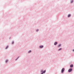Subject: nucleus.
Masks as SVG:
<instances>
[{
	"label": "nucleus",
	"instance_id": "obj_10",
	"mask_svg": "<svg viewBox=\"0 0 74 74\" xmlns=\"http://www.w3.org/2000/svg\"><path fill=\"white\" fill-rule=\"evenodd\" d=\"M70 67H73V65L72 64L70 65Z\"/></svg>",
	"mask_w": 74,
	"mask_h": 74
},
{
	"label": "nucleus",
	"instance_id": "obj_14",
	"mask_svg": "<svg viewBox=\"0 0 74 74\" xmlns=\"http://www.w3.org/2000/svg\"><path fill=\"white\" fill-rule=\"evenodd\" d=\"M14 41H12V44H14Z\"/></svg>",
	"mask_w": 74,
	"mask_h": 74
},
{
	"label": "nucleus",
	"instance_id": "obj_8",
	"mask_svg": "<svg viewBox=\"0 0 74 74\" xmlns=\"http://www.w3.org/2000/svg\"><path fill=\"white\" fill-rule=\"evenodd\" d=\"M62 49V48H60L58 50V51H61Z\"/></svg>",
	"mask_w": 74,
	"mask_h": 74
},
{
	"label": "nucleus",
	"instance_id": "obj_6",
	"mask_svg": "<svg viewBox=\"0 0 74 74\" xmlns=\"http://www.w3.org/2000/svg\"><path fill=\"white\" fill-rule=\"evenodd\" d=\"M62 45H61V44H59V45H58V47H61Z\"/></svg>",
	"mask_w": 74,
	"mask_h": 74
},
{
	"label": "nucleus",
	"instance_id": "obj_7",
	"mask_svg": "<svg viewBox=\"0 0 74 74\" xmlns=\"http://www.w3.org/2000/svg\"><path fill=\"white\" fill-rule=\"evenodd\" d=\"M8 47H9V46L7 45L6 46V47H5V49H7V48H8Z\"/></svg>",
	"mask_w": 74,
	"mask_h": 74
},
{
	"label": "nucleus",
	"instance_id": "obj_17",
	"mask_svg": "<svg viewBox=\"0 0 74 74\" xmlns=\"http://www.w3.org/2000/svg\"><path fill=\"white\" fill-rule=\"evenodd\" d=\"M72 51H73V52H74V49H73Z\"/></svg>",
	"mask_w": 74,
	"mask_h": 74
},
{
	"label": "nucleus",
	"instance_id": "obj_4",
	"mask_svg": "<svg viewBox=\"0 0 74 74\" xmlns=\"http://www.w3.org/2000/svg\"><path fill=\"white\" fill-rule=\"evenodd\" d=\"M71 71H72V69H70L68 70V72L69 73L70 72H71Z\"/></svg>",
	"mask_w": 74,
	"mask_h": 74
},
{
	"label": "nucleus",
	"instance_id": "obj_12",
	"mask_svg": "<svg viewBox=\"0 0 74 74\" xmlns=\"http://www.w3.org/2000/svg\"><path fill=\"white\" fill-rule=\"evenodd\" d=\"M71 16V14H69L68 15V17H70Z\"/></svg>",
	"mask_w": 74,
	"mask_h": 74
},
{
	"label": "nucleus",
	"instance_id": "obj_13",
	"mask_svg": "<svg viewBox=\"0 0 74 74\" xmlns=\"http://www.w3.org/2000/svg\"><path fill=\"white\" fill-rule=\"evenodd\" d=\"M32 52V51L31 50H29V51L28 52V53H30V52Z\"/></svg>",
	"mask_w": 74,
	"mask_h": 74
},
{
	"label": "nucleus",
	"instance_id": "obj_9",
	"mask_svg": "<svg viewBox=\"0 0 74 74\" xmlns=\"http://www.w3.org/2000/svg\"><path fill=\"white\" fill-rule=\"evenodd\" d=\"M73 0H71L70 1L71 3H73Z\"/></svg>",
	"mask_w": 74,
	"mask_h": 74
},
{
	"label": "nucleus",
	"instance_id": "obj_15",
	"mask_svg": "<svg viewBox=\"0 0 74 74\" xmlns=\"http://www.w3.org/2000/svg\"><path fill=\"white\" fill-rule=\"evenodd\" d=\"M38 30H39L38 29H37L36 30V32H38Z\"/></svg>",
	"mask_w": 74,
	"mask_h": 74
},
{
	"label": "nucleus",
	"instance_id": "obj_16",
	"mask_svg": "<svg viewBox=\"0 0 74 74\" xmlns=\"http://www.w3.org/2000/svg\"><path fill=\"white\" fill-rule=\"evenodd\" d=\"M5 62L7 63V62H8V60H5Z\"/></svg>",
	"mask_w": 74,
	"mask_h": 74
},
{
	"label": "nucleus",
	"instance_id": "obj_1",
	"mask_svg": "<svg viewBox=\"0 0 74 74\" xmlns=\"http://www.w3.org/2000/svg\"><path fill=\"white\" fill-rule=\"evenodd\" d=\"M40 72H41V73L40 74H45V72H46V71L45 70L43 71V70H41Z\"/></svg>",
	"mask_w": 74,
	"mask_h": 74
},
{
	"label": "nucleus",
	"instance_id": "obj_18",
	"mask_svg": "<svg viewBox=\"0 0 74 74\" xmlns=\"http://www.w3.org/2000/svg\"><path fill=\"white\" fill-rule=\"evenodd\" d=\"M11 37H10V38H9V39H10H10H11Z\"/></svg>",
	"mask_w": 74,
	"mask_h": 74
},
{
	"label": "nucleus",
	"instance_id": "obj_11",
	"mask_svg": "<svg viewBox=\"0 0 74 74\" xmlns=\"http://www.w3.org/2000/svg\"><path fill=\"white\" fill-rule=\"evenodd\" d=\"M19 58V56L18 57H17L16 59H15V60H17Z\"/></svg>",
	"mask_w": 74,
	"mask_h": 74
},
{
	"label": "nucleus",
	"instance_id": "obj_2",
	"mask_svg": "<svg viewBox=\"0 0 74 74\" xmlns=\"http://www.w3.org/2000/svg\"><path fill=\"white\" fill-rule=\"evenodd\" d=\"M64 71V68H63L61 70V73H63Z\"/></svg>",
	"mask_w": 74,
	"mask_h": 74
},
{
	"label": "nucleus",
	"instance_id": "obj_5",
	"mask_svg": "<svg viewBox=\"0 0 74 74\" xmlns=\"http://www.w3.org/2000/svg\"><path fill=\"white\" fill-rule=\"evenodd\" d=\"M57 44H58V42H56L54 43V45H57Z\"/></svg>",
	"mask_w": 74,
	"mask_h": 74
},
{
	"label": "nucleus",
	"instance_id": "obj_3",
	"mask_svg": "<svg viewBox=\"0 0 74 74\" xmlns=\"http://www.w3.org/2000/svg\"><path fill=\"white\" fill-rule=\"evenodd\" d=\"M44 47V46L43 45H40L39 46V48H42Z\"/></svg>",
	"mask_w": 74,
	"mask_h": 74
}]
</instances>
